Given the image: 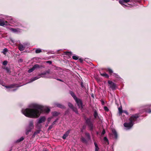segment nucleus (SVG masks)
Listing matches in <instances>:
<instances>
[{
    "label": "nucleus",
    "instance_id": "dca6fc26",
    "mask_svg": "<svg viewBox=\"0 0 151 151\" xmlns=\"http://www.w3.org/2000/svg\"><path fill=\"white\" fill-rule=\"evenodd\" d=\"M112 135L114 136V138L116 139L118 138V134L116 132L114 129H113L112 130Z\"/></svg>",
    "mask_w": 151,
    "mask_h": 151
},
{
    "label": "nucleus",
    "instance_id": "39448f33",
    "mask_svg": "<svg viewBox=\"0 0 151 151\" xmlns=\"http://www.w3.org/2000/svg\"><path fill=\"white\" fill-rule=\"evenodd\" d=\"M5 87L8 89L7 90L8 91H15L17 89V87H19V86H18L17 85L14 84L11 85L9 86H5Z\"/></svg>",
    "mask_w": 151,
    "mask_h": 151
},
{
    "label": "nucleus",
    "instance_id": "a211bd4d",
    "mask_svg": "<svg viewBox=\"0 0 151 151\" xmlns=\"http://www.w3.org/2000/svg\"><path fill=\"white\" fill-rule=\"evenodd\" d=\"M81 141L83 143L86 144H87L88 140L87 139H86L85 138L83 137H81Z\"/></svg>",
    "mask_w": 151,
    "mask_h": 151
},
{
    "label": "nucleus",
    "instance_id": "c9c22d12",
    "mask_svg": "<svg viewBox=\"0 0 151 151\" xmlns=\"http://www.w3.org/2000/svg\"><path fill=\"white\" fill-rule=\"evenodd\" d=\"M104 109L106 111H109V109L107 106H104Z\"/></svg>",
    "mask_w": 151,
    "mask_h": 151
},
{
    "label": "nucleus",
    "instance_id": "5701e85b",
    "mask_svg": "<svg viewBox=\"0 0 151 151\" xmlns=\"http://www.w3.org/2000/svg\"><path fill=\"white\" fill-rule=\"evenodd\" d=\"M85 135L87 137L88 140H90L91 139V137L89 134L88 132H86L85 133Z\"/></svg>",
    "mask_w": 151,
    "mask_h": 151
},
{
    "label": "nucleus",
    "instance_id": "b1692460",
    "mask_svg": "<svg viewBox=\"0 0 151 151\" xmlns=\"http://www.w3.org/2000/svg\"><path fill=\"white\" fill-rule=\"evenodd\" d=\"M24 139V138L23 137H21L19 139H17L15 142H16V143H19V142L22 141V140H23Z\"/></svg>",
    "mask_w": 151,
    "mask_h": 151
},
{
    "label": "nucleus",
    "instance_id": "a18cd8bd",
    "mask_svg": "<svg viewBox=\"0 0 151 151\" xmlns=\"http://www.w3.org/2000/svg\"><path fill=\"white\" fill-rule=\"evenodd\" d=\"M46 63L51 64H52V62L51 61H46Z\"/></svg>",
    "mask_w": 151,
    "mask_h": 151
},
{
    "label": "nucleus",
    "instance_id": "603ef678",
    "mask_svg": "<svg viewBox=\"0 0 151 151\" xmlns=\"http://www.w3.org/2000/svg\"><path fill=\"white\" fill-rule=\"evenodd\" d=\"M47 126V124H46V126Z\"/></svg>",
    "mask_w": 151,
    "mask_h": 151
},
{
    "label": "nucleus",
    "instance_id": "cd10ccee",
    "mask_svg": "<svg viewBox=\"0 0 151 151\" xmlns=\"http://www.w3.org/2000/svg\"><path fill=\"white\" fill-rule=\"evenodd\" d=\"M4 69L6 70V72L8 73H10V69L7 67H5L4 68Z\"/></svg>",
    "mask_w": 151,
    "mask_h": 151
},
{
    "label": "nucleus",
    "instance_id": "4be33fe9",
    "mask_svg": "<svg viewBox=\"0 0 151 151\" xmlns=\"http://www.w3.org/2000/svg\"><path fill=\"white\" fill-rule=\"evenodd\" d=\"M104 140L106 145H107L109 144L108 140L106 137H104Z\"/></svg>",
    "mask_w": 151,
    "mask_h": 151
},
{
    "label": "nucleus",
    "instance_id": "79ce46f5",
    "mask_svg": "<svg viewBox=\"0 0 151 151\" xmlns=\"http://www.w3.org/2000/svg\"><path fill=\"white\" fill-rule=\"evenodd\" d=\"M51 119H52L51 117H49L47 119V122H48V123H49Z\"/></svg>",
    "mask_w": 151,
    "mask_h": 151
},
{
    "label": "nucleus",
    "instance_id": "423d86ee",
    "mask_svg": "<svg viewBox=\"0 0 151 151\" xmlns=\"http://www.w3.org/2000/svg\"><path fill=\"white\" fill-rule=\"evenodd\" d=\"M86 122L90 130L92 131L93 129V122L91 121L90 119H87L86 120Z\"/></svg>",
    "mask_w": 151,
    "mask_h": 151
},
{
    "label": "nucleus",
    "instance_id": "e433bc0d",
    "mask_svg": "<svg viewBox=\"0 0 151 151\" xmlns=\"http://www.w3.org/2000/svg\"><path fill=\"white\" fill-rule=\"evenodd\" d=\"M118 110H119V113L120 114H121L122 112V109L120 108H118Z\"/></svg>",
    "mask_w": 151,
    "mask_h": 151
},
{
    "label": "nucleus",
    "instance_id": "09e8293b",
    "mask_svg": "<svg viewBox=\"0 0 151 151\" xmlns=\"http://www.w3.org/2000/svg\"><path fill=\"white\" fill-rule=\"evenodd\" d=\"M81 86L82 87V88H83L84 87V86H83V83L82 82L81 83Z\"/></svg>",
    "mask_w": 151,
    "mask_h": 151
},
{
    "label": "nucleus",
    "instance_id": "72a5a7b5",
    "mask_svg": "<svg viewBox=\"0 0 151 151\" xmlns=\"http://www.w3.org/2000/svg\"><path fill=\"white\" fill-rule=\"evenodd\" d=\"M93 115L95 118H96L98 116V114L96 111H94Z\"/></svg>",
    "mask_w": 151,
    "mask_h": 151
},
{
    "label": "nucleus",
    "instance_id": "ea45409f",
    "mask_svg": "<svg viewBox=\"0 0 151 151\" xmlns=\"http://www.w3.org/2000/svg\"><path fill=\"white\" fill-rule=\"evenodd\" d=\"M7 61L6 60L4 61V62H3V64L4 65H6L7 64Z\"/></svg>",
    "mask_w": 151,
    "mask_h": 151
},
{
    "label": "nucleus",
    "instance_id": "58836bf2",
    "mask_svg": "<svg viewBox=\"0 0 151 151\" xmlns=\"http://www.w3.org/2000/svg\"><path fill=\"white\" fill-rule=\"evenodd\" d=\"M40 130H38L35 132V133H34L33 135H36V134L39 133H40Z\"/></svg>",
    "mask_w": 151,
    "mask_h": 151
},
{
    "label": "nucleus",
    "instance_id": "f03ea898",
    "mask_svg": "<svg viewBox=\"0 0 151 151\" xmlns=\"http://www.w3.org/2000/svg\"><path fill=\"white\" fill-rule=\"evenodd\" d=\"M50 70H48L45 72L41 73L38 75L37 76L32 78L30 80V81L29 83H31L33 81L37 80L41 77L49 78H55V77L54 76H51L49 75L50 73Z\"/></svg>",
    "mask_w": 151,
    "mask_h": 151
},
{
    "label": "nucleus",
    "instance_id": "4468645a",
    "mask_svg": "<svg viewBox=\"0 0 151 151\" xmlns=\"http://www.w3.org/2000/svg\"><path fill=\"white\" fill-rule=\"evenodd\" d=\"M68 106L72 109L73 110L75 111L76 113L78 114V111L76 108H74L72 104L70 103H68Z\"/></svg>",
    "mask_w": 151,
    "mask_h": 151
},
{
    "label": "nucleus",
    "instance_id": "20e7f679",
    "mask_svg": "<svg viewBox=\"0 0 151 151\" xmlns=\"http://www.w3.org/2000/svg\"><path fill=\"white\" fill-rule=\"evenodd\" d=\"M46 119V118L45 116L40 117L38 119V121L36 124V127L39 129L41 128V123L44 122Z\"/></svg>",
    "mask_w": 151,
    "mask_h": 151
},
{
    "label": "nucleus",
    "instance_id": "473e14b6",
    "mask_svg": "<svg viewBox=\"0 0 151 151\" xmlns=\"http://www.w3.org/2000/svg\"><path fill=\"white\" fill-rule=\"evenodd\" d=\"M8 51V50L6 48H4L3 49V52L4 54H5L6 53V52H7Z\"/></svg>",
    "mask_w": 151,
    "mask_h": 151
},
{
    "label": "nucleus",
    "instance_id": "a19ab883",
    "mask_svg": "<svg viewBox=\"0 0 151 151\" xmlns=\"http://www.w3.org/2000/svg\"><path fill=\"white\" fill-rule=\"evenodd\" d=\"M29 129L27 128L26 129V135H27L28 134L29 132H30L29 131Z\"/></svg>",
    "mask_w": 151,
    "mask_h": 151
},
{
    "label": "nucleus",
    "instance_id": "7ed1b4c3",
    "mask_svg": "<svg viewBox=\"0 0 151 151\" xmlns=\"http://www.w3.org/2000/svg\"><path fill=\"white\" fill-rule=\"evenodd\" d=\"M139 117L138 115L137 114L132 115L129 119V122H125L124 125L126 128L127 129H130L134 123V122L136 121Z\"/></svg>",
    "mask_w": 151,
    "mask_h": 151
},
{
    "label": "nucleus",
    "instance_id": "bb28decb",
    "mask_svg": "<svg viewBox=\"0 0 151 151\" xmlns=\"http://www.w3.org/2000/svg\"><path fill=\"white\" fill-rule=\"evenodd\" d=\"M59 114V113L56 111H54L52 112V115L53 116H58Z\"/></svg>",
    "mask_w": 151,
    "mask_h": 151
},
{
    "label": "nucleus",
    "instance_id": "aec40b11",
    "mask_svg": "<svg viewBox=\"0 0 151 151\" xmlns=\"http://www.w3.org/2000/svg\"><path fill=\"white\" fill-rule=\"evenodd\" d=\"M18 48L20 51H22L24 50L25 47L22 44H20L18 46Z\"/></svg>",
    "mask_w": 151,
    "mask_h": 151
},
{
    "label": "nucleus",
    "instance_id": "f257e3e1",
    "mask_svg": "<svg viewBox=\"0 0 151 151\" xmlns=\"http://www.w3.org/2000/svg\"><path fill=\"white\" fill-rule=\"evenodd\" d=\"M34 108L23 109L22 113L26 117L31 118H37L41 113H48L50 111L49 108L39 105L34 104L32 106Z\"/></svg>",
    "mask_w": 151,
    "mask_h": 151
},
{
    "label": "nucleus",
    "instance_id": "0eeeda50",
    "mask_svg": "<svg viewBox=\"0 0 151 151\" xmlns=\"http://www.w3.org/2000/svg\"><path fill=\"white\" fill-rule=\"evenodd\" d=\"M78 107L81 109L83 108V104L81 100L79 98H77L75 100Z\"/></svg>",
    "mask_w": 151,
    "mask_h": 151
},
{
    "label": "nucleus",
    "instance_id": "4c0bfd02",
    "mask_svg": "<svg viewBox=\"0 0 151 151\" xmlns=\"http://www.w3.org/2000/svg\"><path fill=\"white\" fill-rule=\"evenodd\" d=\"M113 75L115 77H116V78H119V76L116 73H114L113 74Z\"/></svg>",
    "mask_w": 151,
    "mask_h": 151
},
{
    "label": "nucleus",
    "instance_id": "9b49d317",
    "mask_svg": "<svg viewBox=\"0 0 151 151\" xmlns=\"http://www.w3.org/2000/svg\"><path fill=\"white\" fill-rule=\"evenodd\" d=\"M40 68V67L38 65L36 64L32 68L29 70L28 72V73H30L33 72L35 69L39 68Z\"/></svg>",
    "mask_w": 151,
    "mask_h": 151
},
{
    "label": "nucleus",
    "instance_id": "c85d7f7f",
    "mask_svg": "<svg viewBox=\"0 0 151 151\" xmlns=\"http://www.w3.org/2000/svg\"><path fill=\"white\" fill-rule=\"evenodd\" d=\"M56 121H55L52 124V125H50L48 128V129L50 130L53 127V125L55 124V123L56 122Z\"/></svg>",
    "mask_w": 151,
    "mask_h": 151
},
{
    "label": "nucleus",
    "instance_id": "412c9836",
    "mask_svg": "<svg viewBox=\"0 0 151 151\" xmlns=\"http://www.w3.org/2000/svg\"><path fill=\"white\" fill-rule=\"evenodd\" d=\"M70 93L71 96L73 98L74 100H76V99L77 98L75 93L73 92L70 91Z\"/></svg>",
    "mask_w": 151,
    "mask_h": 151
},
{
    "label": "nucleus",
    "instance_id": "2f4dec72",
    "mask_svg": "<svg viewBox=\"0 0 151 151\" xmlns=\"http://www.w3.org/2000/svg\"><path fill=\"white\" fill-rule=\"evenodd\" d=\"M42 52L41 50L40 49H37L36 51L35 52L36 53H38L41 52Z\"/></svg>",
    "mask_w": 151,
    "mask_h": 151
},
{
    "label": "nucleus",
    "instance_id": "f704fd0d",
    "mask_svg": "<svg viewBox=\"0 0 151 151\" xmlns=\"http://www.w3.org/2000/svg\"><path fill=\"white\" fill-rule=\"evenodd\" d=\"M65 54L68 55H69L70 54H72L71 52H68V51L65 52Z\"/></svg>",
    "mask_w": 151,
    "mask_h": 151
},
{
    "label": "nucleus",
    "instance_id": "a878e982",
    "mask_svg": "<svg viewBox=\"0 0 151 151\" xmlns=\"http://www.w3.org/2000/svg\"><path fill=\"white\" fill-rule=\"evenodd\" d=\"M101 75L105 77L106 78H108L109 77L108 75L105 73H101Z\"/></svg>",
    "mask_w": 151,
    "mask_h": 151
},
{
    "label": "nucleus",
    "instance_id": "6ab92c4d",
    "mask_svg": "<svg viewBox=\"0 0 151 151\" xmlns=\"http://www.w3.org/2000/svg\"><path fill=\"white\" fill-rule=\"evenodd\" d=\"M70 132V130L68 131L63 136L62 138L63 139H65L66 137L68 136Z\"/></svg>",
    "mask_w": 151,
    "mask_h": 151
},
{
    "label": "nucleus",
    "instance_id": "9d476101",
    "mask_svg": "<svg viewBox=\"0 0 151 151\" xmlns=\"http://www.w3.org/2000/svg\"><path fill=\"white\" fill-rule=\"evenodd\" d=\"M130 0H119V2L125 8L127 6L126 4L127 3L129 2Z\"/></svg>",
    "mask_w": 151,
    "mask_h": 151
},
{
    "label": "nucleus",
    "instance_id": "1a4fd4ad",
    "mask_svg": "<svg viewBox=\"0 0 151 151\" xmlns=\"http://www.w3.org/2000/svg\"><path fill=\"white\" fill-rule=\"evenodd\" d=\"M108 83L110 85V87L112 90H115L116 89V86L115 83L110 81H108Z\"/></svg>",
    "mask_w": 151,
    "mask_h": 151
},
{
    "label": "nucleus",
    "instance_id": "37998d69",
    "mask_svg": "<svg viewBox=\"0 0 151 151\" xmlns=\"http://www.w3.org/2000/svg\"><path fill=\"white\" fill-rule=\"evenodd\" d=\"M105 130H104V129H103V131H102V132L101 133V135H104L105 134Z\"/></svg>",
    "mask_w": 151,
    "mask_h": 151
},
{
    "label": "nucleus",
    "instance_id": "8fccbe9b",
    "mask_svg": "<svg viewBox=\"0 0 151 151\" xmlns=\"http://www.w3.org/2000/svg\"><path fill=\"white\" fill-rule=\"evenodd\" d=\"M57 80L61 81H63L61 79H57Z\"/></svg>",
    "mask_w": 151,
    "mask_h": 151
},
{
    "label": "nucleus",
    "instance_id": "de8ad7c7",
    "mask_svg": "<svg viewBox=\"0 0 151 151\" xmlns=\"http://www.w3.org/2000/svg\"><path fill=\"white\" fill-rule=\"evenodd\" d=\"M126 114H127L128 115V112H127L126 111H123Z\"/></svg>",
    "mask_w": 151,
    "mask_h": 151
},
{
    "label": "nucleus",
    "instance_id": "f8f14e48",
    "mask_svg": "<svg viewBox=\"0 0 151 151\" xmlns=\"http://www.w3.org/2000/svg\"><path fill=\"white\" fill-rule=\"evenodd\" d=\"M14 33H19L22 32V30L19 28L15 29L11 28L10 29Z\"/></svg>",
    "mask_w": 151,
    "mask_h": 151
},
{
    "label": "nucleus",
    "instance_id": "c03bdc74",
    "mask_svg": "<svg viewBox=\"0 0 151 151\" xmlns=\"http://www.w3.org/2000/svg\"><path fill=\"white\" fill-rule=\"evenodd\" d=\"M3 81L1 79H0V84H1L3 86H4L3 85Z\"/></svg>",
    "mask_w": 151,
    "mask_h": 151
},
{
    "label": "nucleus",
    "instance_id": "f3484780",
    "mask_svg": "<svg viewBox=\"0 0 151 151\" xmlns=\"http://www.w3.org/2000/svg\"><path fill=\"white\" fill-rule=\"evenodd\" d=\"M7 23V22L3 21L2 19H0V26H4L5 25H6Z\"/></svg>",
    "mask_w": 151,
    "mask_h": 151
},
{
    "label": "nucleus",
    "instance_id": "864d4df0",
    "mask_svg": "<svg viewBox=\"0 0 151 151\" xmlns=\"http://www.w3.org/2000/svg\"><path fill=\"white\" fill-rule=\"evenodd\" d=\"M12 42H13V41L12 40Z\"/></svg>",
    "mask_w": 151,
    "mask_h": 151
},
{
    "label": "nucleus",
    "instance_id": "49530a36",
    "mask_svg": "<svg viewBox=\"0 0 151 151\" xmlns=\"http://www.w3.org/2000/svg\"><path fill=\"white\" fill-rule=\"evenodd\" d=\"M79 60L80 61V62L81 63L83 61V60L82 58H79Z\"/></svg>",
    "mask_w": 151,
    "mask_h": 151
},
{
    "label": "nucleus",
    "instance_id": "c756f323",
    "mask_svg": "<svg viewBox=\"0 0 151 151\" xmlns=\"http://www.w3.org/2000/svg\"><path fill=\"white\" fill-rule=\"evenodd\" d=\"M107 70L109 72L110 74H111L113 72L112 70L109 68H108Z\"/></svg>",
    "mask_w": 151,
    "mask_h": 151
},
{
    "label": "nucleus",
    "instance_id": "7c9ffc66",
    "mask_svg": "<svg viewBox=\"0 0 151 151\" xmlns=\"http://www.w3.org/2000/svg\"><path fill=\"white\" fill-rule=\"evenodd\" d=\"M78 56H77L73 55L72 57V58L73 59L75 60H77L78 59Z\"/></svg>",
    "mask_w": 151,
    "mask_h": 151
},
{
    "label": "nucleus",
    "instance_id": "3c124183",
    "mask_svg": "<svg viewBox=\"0 0 151 151\" xmlns=\"http://www.w3.org/2000/svg\"><path fill=\"white\" fill-rule=\"evenodd\" d=\"M81 131L82 132H83V130H81Z\"/></svg>",
    "mask_w": 151,
    "mask_h": 151
},
{
    "label": "nucleus",
    "instance_id": "ddd939ff",
    "mask_svg": "<svg viewBox=\"0 0 151 151\" xmlns=\"http://www.w3.org/2000/svg\"><path fill=\"white\" fill-rule=\"evenodd\" d=\"M54 107H57L61 109H64L65 106L63 105L58 103H55L53 104Z\"/></svg>",
    "mask_w": 151,
    "mask_h": 151
},
{
    "label": "nucleus",
    "instance_id": "6e6552de",
    "mask_svg": "<svg viewBox=\"0 0 151 151\" xmlns=\"http://www.w3.org/2000/svg\"><path fill=\"white\" fill-rule=\"evenodd\" d=\"M144 111L147 113H151V104L146 105L143 107Z\"/></svg>",
    "mask_w": 151,
    "mask_h": 151
},
{
    "label": "nucleus",
    "instance_id": "2eb2a0df",
    "mask_svg": "<svg viewBox=\"0 0 151 151\" xmlns=\"http://www.w3.org/2000/svg\"><path fill=\"white\" fill-rule=\"evenodd\" d=\"M34 128L33 122L32 121H30L29 122V124L27 129H29V131H31L32 129Z\"/></svg>",
    "mask_w": 151,
    "mask_h": 151
},
{
    "label": "nucleus",
    "instance_id": "393cba45",
    "mask_svg": "<svg viewBox=\"0 0 151 151\" xmlns=\"http://www.w3.org/2000/svg\"><path fill=\"white\" fill-rule=\"evenodd\" d=\"M94 144L95 147V151H99V148L98 147L97 144L96 142H95Z\"/></svg>",
    "mask_w": 151,
    "mask_h": 151
}]
</instances>
